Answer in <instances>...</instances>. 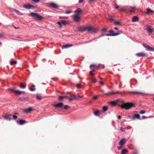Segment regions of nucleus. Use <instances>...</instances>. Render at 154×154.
<instances>
[{"label": "nucleus", "mask_w": 154, "mask_h": 154, "mask_svg": "<svg viewBox=\"0 0 154 154\" xmlns=\"http://www.w3.org/2000/svg\"><path fill=\"white\" fill-rule=\"evenodd\" d=\"M107 30V29L106 28H103L102 29V31L103 32H105Z\"/></svg>", "instance_id": "obj_51"}, {"label": "nucleus", "mask_w": 154, "mask_h": 154, "mask_svg": "<svg viewBox=\"0 0 154 154\" xmlns=\"http://www.w3.org/2000/svg\"><path fill=\"white\" fill-rule=\"evenodd\" d=\"M12 11L14 12H16L18 14L20 15H22L23 14L21 13L19 11L16 10L15 9H14V8L13 9Z\"/></svg>", "instance_id": "obj_19"}, {"label": "nucleus", "mask_w": 154, "mask_h": 154, "mask_svg": "<svg viewBox=\"0 0 154 154\" xmlns=\"http://www.w3.org/2000/svg\"><path fill=\"white\" fill-rule=\"evenodd\" d=\"M23 7L24 8L28 9H30L31 8H35V6L33 5H31L29 4L24 5H23Z\"/></svg>", "instance_id": "obj_7"}, {"label": "nucleus", "mask_w": 154, "mask_h": 154, "mask_svg": "<svg viewBox=\"0 0 154 154\" xmlns=\"http://www.w3.org/2000/svg\"><path fill=\"white\" fill-rule=\"evenodd\" d=\"M109 19L111 20H113V19L112 18H109Z\"/></svg>", "instance_id": "obj_64"}, {"label": "nucleus", "mask_w": 154, "mask_h": 154, "mask_svg": "<svg viewBox=\"0 0 154 154\" xmlns=\"http://www.w3.org/2000/svg\"><path fill=\"white\" fill-rule=\"evenodd\" d=\"M36 18L39 20H40L43 18L42 16L38 14H37L35 16Z\"/></svg>", "instance_id": "obj_24"}, {"label": "nucleus", "mask_w": 154, "mask_h": 154, "mask_svg": "<svg viewBox=\"0 0 154 154\" xmlns=\"http://www.w3.org/2000/svg\"><path fill=\"white\" fill-rule=\"evenodd\" d=\"M94 71V70H93L92 71H91L90 72V73L91 75H93L94 74H93V72Z\"/></svg>", "instance_id": "obj_52"}, {"label": "nucleus", "mask_w": 154, "mask_h": 154, "mask_svg": "<svg viewBox=\"0 0 154 154\" xmlns=\"http://www.w3.org/2000/svg\"><path fill=\"white\" fill-rule=\"evenodd\" d=\"M73 20L75 22H78L80 20V17L79 15L74 14L72 16Z\"/></svg>", "instance_id": "obj_3"}, {"label": "nucleus", "mask_w": 154, "mask_h": 154, "mask_svg": "<svg viewBox=\"0 0 154 154\" xmlns=\"http://www.w3.org/2000/svg\"><path fill=\"white\" fill-rule=\"evenodd\" d=\"M13 26L16 29H18L19 28L18 27H16L15 26H14V25H13Z\"/></svg>", "instance_id": "obj_63"}, {"label": "nucleus", "mask_w": 154, "mask_h": 154, "mask_svg": "<svg viewBox=\"0 0 154 154\" xmlns=\"http://www.w3.org/2000/svg\"><path fill=\"white\" fill-rule=\"evenodd\" d=\"M147 31L148 33H151L152 32V30L151 28L149 27H148L147 28Z\"/></svg>", "instance_id": "obj_30"}, {"label": "nucleus", "mask_w": 154, "mask_h": 154, "mask_svg": "<svg viewBox=\"0 0 154 154\" xmlns=\"http://www.w3.org/2000/svg\"><path fill=\"white\" fill-rule=\"evenodd\" d=\"M139 20L138 17L136 16H134L132 19L133 22H135L138 21Z\"/></svg>", "instance_id": "obj_21"}, {"label": "nucleus", "mask_w": 154, "mask_h": 154, "mask_svg": "<svg viewBox=\"0 0 154 154\" xmlns=\"http://www.w3.org/2000/svg\"><path fill=\"white\" fill-rule=\"evenodd\" d=\"M152 11L149 8H147V12L146 13L147 14H149L150 13H152Z\"/></svg>", "instance_id": "obj_35"}, {"label": "nucleus", "mask_w": 154, "mask_h": 154, "mask_svg": "<svg viewBox=\"0 0 154 154\" xmlns=\"http://www.w3.org/2000/svg\"><path fill=\"white\" fill-rule=\"evenodd\" d=\"M19 87L22 88L24 89L26 87V85L23 83H21L19 85Z\"/></svg>", "instance_id": "obj_20"}, {"label": "nucleus", "mask_w": 154, "mask_h": 154, "mask_svg": "<svg viewBox=\"0 0 154 154\" xmlns=\"http://www.w3.org/2000/svg\"><path fill=\"white\" fill-rule=\"evenodd\" d=\"M84 0H79V3H82Z\"/></svg>", "instance_id": "obj_56"}, {"label": "nucleus", "mask_w": 154, "mask_h": 154, "mask_svg": "<svg viewBox=\"0 0 154 154\" xmlns=\"http://www.w3.org/2000/svg\"><path fill=\"white\" fill-rule=\"evenodd\" d=\"M91 30V27H90V26H88V27H85L82 28L80 30V31L87 30V31H88V32H90Z\"/></svg>", "instance_id": "obj_6"}, {"label": "nucleus", "mask_w": 154, "mask_h": 154, "mask_svg": "<svg viewBox=\"0 0 154 154\" xmlns=\"http://www.w3.org/2000/svg\"><path fill=\"white\" fill-rule=\"evenodd\" d=\"M142 45L144 48H146L148 51H154V49L151 48L149 46L146 45L144 44H143Z\"/></svg>", "instance_id": "obj_5"}, {"label": "nucleus", "mask_w": 154, "mask_h": 154, "mask_svg": "<svg viewBox=\"0 0 154 154\" xmlns=\"http://www.w3.org/2000/svg\"><path fill=\"white\" fill-rule=\"evenodd\" d=\"M82 11V10L80 8H78L75 11V13L76 14L79 15V13L81 12Z\"/></svg>", "instance_id": "obj_18"}, {"label": "nucleus", "mask_w": 154, "mask_h": 154, "mask_svg": "<svg viewBox=\"0 0 154 154\" xmlns=\"http://www.w3.org/2000/svg\"><path fill=\"white\" fill-rule=\"evenodd\" d=\"M112 125H113L115 127H116V126L115 125V124H114V121H113L112 122Z\"/></svg>", "instance_id": "obj_57"}, {"label": "nucleus", "mask_w": 154, "mask_h": 154, "mask_svg": "<svg viewBox=\"0 0 154 154\" xmlns=\"http://www.w3.org/2000/svg\"><path fill=\"white\" fill-rule=\"evenodd\" d=\"M135 10V7H132L131 9H130L129 11L131 12H133Z\"/></svg>", "instance_id": "obj_37"}, {"label": "nucleus", "mask_w": 154, "mask_h": 154, "mask_svg": "<svg viewBox=\"0 0 154 154\" xmlns=\"http://www.w3.org/2000/svg\"><path fill=\"white\" fill-rule=\"evenodd\" d=\"M3 36V34L0 33V38L2 37Z\"/></svg>", "instance_id": "obj_59"}, {"label": "nucleus", "mask_w": 154, "mask_h": 154, "mask_svg": "<svg viewBox=\"0 0 154 154\" xmlns=\"http://www.w3.org/2000/svg\"><path fill=\"white\" fill-rule=\"evenodd\" d=\"M8 90L9 91H10L12 92H15L16 90L14 89H12L11 88H8Z\"/></svg>", "instance_id": "obj_41"}, {"label": "nucleus", "mask_w": 154, "mask_h": 154, "mask_svg": "<svg viewBox=\"0 0 154 154\" xmlns=\"http://www.w3.org/2000/svg\"><path fill=\"white\" fill-rule=\"evenodd\" d=\"M119 10L120 11H125L126 9L125 8H120L119 9Z\"/></svg>", "instance_id": "obj_42"}, {"label": "nucleus", "mask_w": 154, "mask_h": 154, "mask_svg": "<svg viewBox=\"0 0 154 154\" xmlns=\"http://www.w3.org/2000/svg\"><path fill=\"white\" fill-rule=\"evenodd\" d=\"M68 21L66 20H61L58 22L59 27H61L62 26H65L68 24Z\"/></svg>", "instance_id": "obj_4"}, {"label": "nucleus", "mask_w": 154, "mask_h": 154, "mask_svg": "<svg viewBox=\"0 0 154 154\" xmlns=\"http://www.w3.org/2000/svg\"><path fill=\"white\" fill-rule=\"evenodd\" d=\"M50 6L52 8L55 9L58 8L59 7L57 5L53 2L50 4Z\"/></svg>", "instance_id": "obj_11"}, {"label": "nucleus", "mask_w": 154, "mask_h": 154, "mask_svg": "<svg viewBox=\"0 0 154 154\" xmlns=\"http://www.w3.org/2000/svg\"><path fill=\"white\" fill-rule=\"evenodd\" d=\"M72 45H63L62 46V47L63 48H68L69 47H70L72 46Z\"/></svg>", "instance_id": "obj_25"}, {"label": "nucleus", "mask_w": 154, "mask_h": 154, "mask_svg": "<svg viewBox=\"0 0 154 154\" xmlns=\"http://www.w3.org/2000/svg\"><path fill=\"white\" fill-rule=\"evenodd\" d=\"M147 118V117L144 116H142V118L143 119H144L145 118Z\"/></svg>", "instance_id": "obj_54"}, {"label": "nucleus", "mask_w": 154, "mask_h": 154, "mask_svg": "<svg viewBox=\"0 0 154 154\" xmlns=\"http://www.w3.org/2000/svg\"><path fill=\"white\" fill-rule=\"evenodd\" d=\"M108 107L106 106H104L103 107V109L104 111L105 112L108 109Z\"/></svg>", "instance_id": "obj_33"}, {"label": "nucleus", "mask_w": 154, "mask_h": 154, "mask_svg": "<svg viewBox=\"0 0 154 154\" xmlns=\"http://www.w3.org/2000/svg\"><path fill=\"white\" fill-rule=\"evenodd\" d=\"M95 0H88L89 2L91 3L92 2H93Z\"/></svg>", "instance_id": "obj_55"}, {"label": "nucleus", "mask_w": 154, "mask_h": 154, "mask_svg": "<svg viewBox=\"0 0 154 154\" xmlns=\"http://www.w3.org/2000/svg\"><path fill=\"white\" fill-rule=\"evenodd\" d=\"M15 93L17 95H19L22 94V91L16 90Z\"/></svg>", "instance_id": "obj_29"}, {"label": "nucleus", "mask_w": 154, "mask_h": 154, "mask_svg": "<svg viewBox=\"0 0 154 154\" xmlns=\"http://www.w3.org/2000/svg\"><path fill=\"white\" fill-rule=\"evenodd\" d=\"M114 29L116 30H118V29L117 27H115L114 28Z\"/></svg>", "instance_id": "obj_62"}, {"label": "nucleus", "mask_w": 154, "mask_h": 154, "mask_svg": "<svg viewBox=\"0 0 154 154\" xmlns=\"http://www.w3.org/2000/svg\"><path fill=\"white\" fill-rule=\"evenodd\" d=\"M145 112V111L144 110H141L139 113L140 114H143Z\"/></svg>", "instance_id": "obj_40"}, {"label": "nucleus", "mask_w": 154, "mask_h": 154, "mask_svg": "<svg viewBox=\"0 0 154 154\" xmlns=\"http://www.w3.org/2000/svg\"><path fill=\"white\" fill-rule=\"evenodd\" d=\"M128 152V150L126 149H123L122 151L121 154H126Z\"/></svg>", "instance_id": "obj_23"}, {"label": "nucleus", "mask_w": 154, "mask_h": 154, "mask_svg": "<svg viewBox=\"0 0 154 154\" xmlns=\"http://www.w3.org/2000/svg\"><path fill=\"white\" fill-rule=\"evenodd\" d=\"M92 81L94 83H95L97 82V81L94 78H93L92 80Z\"/></svg>", "instance_id": "obj_46"}, {"label": "nucleus", "mask_w": 154, "mask_h": 154, "mask_svg": "<svg viewBox=\"0 0 154 154\" xmlns=\"http://www.w3.org/2000/svg\"><path fill=\"white\" fill-rule=\"evenodd\" d=\"M35 86L34 85H32L29 88V89L31 91H35V89L34 88Z\"/></svg>", "instance_id": "obj_22"}, {"label": "nucleus", "mask_w": 154, "mask_h": 154, "mask_svg": "<svg viewBox=\"0 0 154 154\" xmlns=\"http://www.w3.org/2000/svg\"><path fill=\"white\" fill-rule=\"evenodd\" d=\"M97 31L98 30L97 29L91 27V30L90 32H94V33H96L97 32Z\"/></svg>", "instance_id": "obj_27"}, {"label": "nucleus", "mask_w": 154, "mask_h": 154, "mask_svg": "<svg viewBox=\"0 0 154 154\" xmlns=\"http://www.w3.org/2000/svg\"><path fill=\"white\" fill-rule=\"evenodd\" d=\"M76 86L77 88H80L81 87V85L79 84H77L76 85Z\"/></svg>", "instance_id": "obj_47"}, {"label": "nucleus", "mask_w": 154, "mask_h": 154, "mask_svg": "<svg viewBox=\"0 0 154 154\" xmlns=\"http://www.w3.org/2000/svg\"><path fill=\"white\" fill-rule=\"evenodd\" d=\"M37 13H35L33 12H32L30 13H29L28 14V15L29 16H31L32 17H35Z\"/></svg>", "instance_id": "obj_31"}, {"label": "nucleus", "mask_w": 154, "mask_h": 154, "mask_svg": "<svg viewBox=\"0 0 154 154\" xmlns=\"http://www.w3.org/2000/svg\"><path fill=\"white\" fill-rule=\"evenodd\" d=\"M75 98H78V97H76V96H75L73 95H71L70 97H69L68 99L71 102L72 100L73 99H75Z\"/></svg>", "instance_id": "obj_15"}, {"label": "nucleus", "mask_w": 154, "mask_h": 154, "mask_svg": "<svg viewBox=\"0 0 154 154\" xmlns=\"http://www.w3.org/2000/svg\"><path fill=\"white\" fill-rule=\"evenodd\" d=\"M109 32L112 33L106 34V36H117L120 34L122 32L120 31L118 32L114 33L113 30L112 29H111L109 31Z\"/></svg>", "instance_id": "obj_2"}, {"label": "nucleus", "mask_w": 154, "mask_h": 154, "mask_svg": "<svg viewBox=\"0 0 154 154\" xmlns=\"http://www.w3.org/2000/svg\"><path fill=\"white\" fill-rule=\"evenodd\" d=\"M125 138L121 139L119 143L120 147H122L125 143Z\"/></svg>", "instance_id": "obj_13"}, {"label": "nucleus", "mask_w": 154, "mask_h": 154, "mask_svg": "<svg viewBox=\"0 0 154 154\" xmlns=\"http://www.w3.org/2000/svg\"><path fill=\"white\" fill-rule=\"evenodd\" d=\"M120 130L122 132H124L125 131V129L124 128H123L122 127H121Z\"/></svg>", "instance_id": "obj_44"}, {"label": "nucleus", "mask_w": 154, "mask_h": 154, "mask_svg": "<svg viewBox=\"0 0 154 154\" xmlns=\"http://www.w3.org/2000/svg\"><path fill=\"white\" fill-rule=\"evenodd\" d=\"M64 104L62 103H59L56 104H53V106L56 108H61L62 107Z\"/></svg>", "instance_id": "obj_9"}, {"label": "nucleus", "mask_w": 154, "mask_h": 154, "mask_svg": "<svg viewBox=\"0 0 154 154\" xmlns=\"http://www.w3.org/2000/svg\"><path fill=\"white\" fill-rule=\"evenodd\" d=\"M32 110V109L31 107H29L28 109H25L24 111V112L27 113L31 111Z\"/></svg>", "instance_id": "obj_17"}, {"label": "nucleus", "mask_w": 154, "mask_h": 154, "mask_svg": "<svg viewBox=\"0 0 154 154\" xmlns=\"http://www.w3.org/2000/svg\"><path fill=\"white\" fill-rule=\"evenodd\" d=\"M17 63V61H11L10 63L11 65H14L16 64Z\"/></svg>", "instance_id": "obj_34"}, {"label": "nucleus", "mask_w": 154, "mask_h": 154, "mask_svg": "<svg viewBox=\"0 0 154 154\" xmlns=\"http://www.w3.org/2000/svg\"><path fill=\"white\" fill-rule=\"evenodd\" d=\"M36 98L37 100H41L42 99V97L41 95H37L36 96Z\"/></svg>", "instance_id": "obj_38"}, {"label": "nucleus", "mask_w": 154, "mask_h": 154, "mask_svg": "<svg viewBox=\"0 0 154 154\" xmlns=\"http://www.w3.org/2000/svg\"><path fill=\"white\" fill-rule=\"evenodd\" d=\"M97 95L94 96L93 98V99L94 100H96L97 99Z\"/></svg>", "instance_id": "obj_49"}, {"label": "nucleus", "mask_w": 154, "mask_h": 154, "mask_svg": "<svg viewBox=\"0 0 154 154\" xmlns=\"http://www.w3.org/2000/svg\"><path fill=\"white\" fill-rule=\"evenodd\" d=\"M72 10H68L67 11L65 12V13L66 14H70V13H72Z\"/></svg>", "instance_id": "obj_36"}, {"label": "nucleus", "mask_w": 154, "mask_h": 154, "mask_svg": "<svg viewBox=\"0 0 154 154\" xmlns=\"http://www.w3.org/2000/svg\"><path fill=\"white\" fill-rule=\"evenodd\" d=\"M134 106V104L131 103H123L121 106L122 108H124L127 110Z\"/></svg>", "instance_id": "obj_1"}, {"label": "nucleus", "mask_w": 154, "mask_h": 154, "mask_svg": "<svg viewBox=\"0 0 154 154\" xmlns=\"http://www.w3.org/2000/svg\"><path fill=\"white\" fill-rule=\"evenodd\" d=\"M114 24L115 25H120L121 23L120 22L118 21H116L114 23Z\"/></svg>", "instance_id": "obj_39"}, {"label": "nucleus", "mask_w": 154, "mask_h": 154, "mask_svg": "<svg viewBox=\"0 0 154 154\" xmlns=\"http://www.w3.org/2000/svg\"><path fill=\"white\" fill-rule=\"evenodd\" d=\"M19 100L20 101H28L29 100V99L28 97H20L19 98Z\"/></svg>", "instance_id": "obj_16"}, {"label": "nucleus", "mask_w": 154, "mask_h": 154, "mask_svg": "<svg viewBox=\"0 0 154 154\" xmlns=\"http://www.w3.org/2000/svg\"><path fill=\"white\" fill-rule=\"evenodd\" d=\"M100 83L101 85H104V82L102 81H100Z\"/></svg>", "instance_id": "obj_53"}, {"label": "nucleus", "mask_w": 154, "mask_h": 154, "mask_svg": "<svg viewBox=\"0 0 154 154\" xmlns=\"http://www.w3.org/2000/svg\"><path fill=\"white\" fill-rule=\"evenodd\" d=\"M132 119L133 120H135L136 119L140 120L141 119L140 118V116L139 114H136L132 116Z\"/></svg>", "instance_id": "obj_10"}, {"label": "nucleus", "mask_w": 154, "mask_h": 154, "mask_svg": "<svg viewBox=\"0 0 154 154\" xmlns=\"http://www.w3.org/2000/svg\"><path fill=\"white\" fill-rule=\"evenodd\" d=\"M13 119L15 120L17 118V116H16L15 115H14L13 116Z\"/></svg>", "instance_id": "obj_48"}, {"label": "nucleus", "mask_w": 154, "mask_h": 154, "mask_svg": "<svg viewBox=\"0 0 154 154\" xmlns=\"http://www.w3.org/2000/svg\"><path fill=\"white\" fill-rule=\"evenodd\" d=\"M119 99L116 100L115 101H111L109 102L112 106H115L117 103L119 101Z\"/></svg>", "instance_id": "obj_12"}, {"label": "nucleus", "mask_w": 154, "mask_h": 154, "mask_svg": "<svg viewBox=\"0 0 154 154\" xmlns=\"http://www.w3.org/2000/svg\"><path fill=\"white\" fill-rule=\"evenodd\" d=\"M136 55L138 57H145L147 56V54H146L143 53H137Z\"/></svg>", "instance_id": "obj_14"}, {"label": "nucleus", "mask_w": 154, "mask_h": 154, "mask_svg": "<svg viewBox=\"0 0 154 154\" xmlns=\"http://www.w3.org/2000/svg\"><path fill=\"white\" fill-rule=\"evenodd\" d=\"M118 118L119 120L120 119H121V116H119L118 117Z\"/></svg>", "instance_id": "obj_58"}, {"label": "nucleus", "mask_w": 154, "mask_h": 154, "mask_svg": "<svg viewBox=\"0 0 154 154\" xmlns=\"http://www.w3.org/2000/svg\"><path fill=\"white\" fill-rule=\"evenodd\" d=\"M119 93V91H117L116 92H114L111 91H109L107 93H106V94H113L118 93Z\"/></svg>", "instance_id": "obj_28"}, {"label": "nucleus", "mask_w": 154, "mask_h": 154, "mask_svg": "<svg viewBox=\"0 0 154 154\" xmlns=\"http://www.w3.org/2000/svg\"><path fill=\"white\" fill-rule=\"evenodd\" d=\"M12 115L11 114H5L4 118L7 120L10 121L11 119Z\"/></svg>", "instance_id": "obj_8"}, {"label": "nucleus", "mask_w": 154, "mask_h": 154, "mask_svg": "<svg viewBox=\"0 0 154 154\" xmlns=\"http://www.w3.org/2000/svg\"><path fill=\"white\" fill-rule=\"evenodd\" d=\"M32 1L35 3H38L39 1V0H32Z\"/></svg>", "instance_id": "obj_50"}, {"label": "nucleus", "mask_w": 154, "mask_h": 154, "mask_svg": "<svg viewBox=\"0 0 154 154\" xmlns=\"http://www.w3.org/2000/svg\"><path fill=\"white\" fill-rule=\"evenodd\" d=\"M100 112L98 110H97L94 112V114L96 116H98L99 115Z\"/></svg>", "instance_id": "obj_32"}, {"label": "nucleus", "mask_w": 154, "mask_h": 154, "mask_svg": "<svg viewBox=\"0 0 154 154\" xmlns=\"http://www.w3.org/2000/svg\"><path fill=\"white\" fill-rule=\"evenodd\" d=\"M64 98V96H60L59 97V100H61L62 99H63Z\"/></svg>", "instance_id": "obj_45"}, {"label": "nucleus", "mask_w": 154, "mask_h": 154, "mask_svg": "<svg viewBox=\"0 0 154 154\" xmlns=\"http://www.w3.org/2000/svg\"><path fill=\"white\" fill-rule=\"evenodd\" d=\"M25 120L20 119L19 121V124L20 125H23L25 123Z\"/></svg>", "instance_id": "obj_26"}, {"label": "nucleus", "mask_w": 154, "mask_h": 154, "mask_svg": "<svg viewBox=\"0 0 154 154\" xmlns=\"http://www.w3.org/2000/svg\"><path fill=\"white\" fill-rule=\"evenodd\" d=\"M116 9H118V8H119V6H118V5H116Z\"/></svg>", "instance_id": "obj_60"}, {"label": "nucleus", "mask_w": 154, "mask_h": 154, "mask_svg": "<svg viewBox=\"0 0 154 154\" xmlns=\"http://www.w3.org/2000/svg\"><path fill=\"white\" fill-rule=\"evenodd\" d=\"M69 107V106L67 105H65L64 107V109H67Z\"/></svg>", "instance_id": "obj_43"}, {"label": "nucleus", "mask_w": 154, "mask_h": 154, "mask_svg": "<svg viewBox=\"0 0 154 154\" xmlns=\"http://www.w3.org/2000/svg\"><path fill=\"white\" fill-rule=\"evenodd\" d=\"M76 97L78 98H77V99H79V98H82V97L79 95L77 97L76 96Z\"/></svg>", "instance_id": "obj_61"}]
</instances>
